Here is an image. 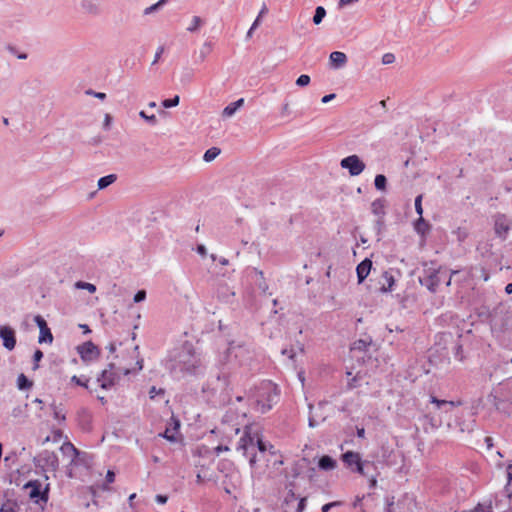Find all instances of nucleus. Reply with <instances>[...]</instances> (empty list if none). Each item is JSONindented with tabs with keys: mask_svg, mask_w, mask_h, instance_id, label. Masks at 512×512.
I'll return each mask as SVG.
<instances>
[{
	"mask_svg": "<svg viewBox=\"0 0 512 512\" xmlns=\"http://www.w3.org/2000/svg\"><path fill=\"white\" fill-rule=\"evenodd\" d=\"M430 402L435 404L438 408H440L442 405H449L450 407H455L457 405H460V402L440 400V399L436 398L435 396L430 397Z\"/></svg>",
	"mask_w": 512,
	"mask_h": 512,
	"instance_id": "22",
	"label": "nucleus"
},
{
	"mask_svg": "<svg viewBox=\"0 0 512 512\" xmlns=\"http://www.w3.org/2000/svg\"><path fill=\"white\" fill-rule=\"evenodd\" d=\"M395 61V56L392 53H385L382 56V63L385 65L392 64Z\"/></svg>",
	"mask_w": 512,
	"mask_h": 512,
	"instance_id": "34",
	"label": "nucleus"
},
{
	"mask_svg": "<svg viewBox=\"0 0 512 512\" xmlns=\"http://www.w3.org/2000/svg\"><path fill=\"white\" fill-rule=\"evenodd\" d=\"M42 358H43V353H42V351H41V350H39V349H38V350H36V351H35V353H34V356H33V359H34V361H35V363H36L35 368H37V367H38L37 363H38Z\"/></svg>",
	"mask_w": 512,
	"mask_h": 512,
	"instance_id": "42",
	"label": "nucleus"
},
{
	"mask_svg": "<svg viewBox=\"0 0 512 512\" xmlns=\"http://www.w3.org/2000/svg\"><path fill=\"white\" fill-rule=\"evenodd\" d=\"M111 117L107 114L105 117V125L108 126L110 123Z\"/></svg>",
	"mask_w": 512,
	"mask_h": 512,
	"instance_id": "63",
	"label": "nucleus"
},
{
	"mask_svg": "<svg viewBox=\"0 0 512 512\" xmlns=\"http://www.w3.org/2000/svg\"><path fill=\"white\" fill-rule=\"evenodd\" d=\"M136 366V368L131 369L121 361L118 363H110L108 368L102 371L97 380L101 388L109 389L117 383L121 374L128 375L131 371L141 370L143 367V360L137 361Z\"/></svg>",
	"mask_w": 512,
	"mask_h": 512,
	"instance_id": "2",
	"label": "nucleus"
},
{
	"mask_svg": "<svg viewBox=\"0 0 512 512\" xmlns=\"http://www.w3.org/2000/svg\"><path fill=\"white\" fill-rule=\"evenodd\" d=\"M415 210L419 216L423 215L422 195H418L415 199Z\"/></svg>",
	"mask_w": 512,
	"mask_h": 512,
	"instance_id": "32",
	"label": "nucleus"
},
{
	"mask_svg": "<svg viewBox=\"0 0 512 512\" xmlns=\"http://www.w3.org/2000/svg\"><path fill=\"white\" fill-rule=\"evenodd\" d=\"M39 462L51 471H55L59 466L58 457L54 452L44 451L39 455Z\"/></svg>",
	"mask_w": 512,
	"mask_h": 512,
	"instance_id": "12",
	"label": "nucleus"
},
{
	"mask_svg": "<svg viewBox=\"0 0 512 512\" xmlns=\"http://www.w3.org/2000/svg\"><path fill=\"white\" fill-rule=\"evenodd\" d=\"M164 437H165V438H167V439H169V440H173V439H174V437H173V436H170V435L168 434V430H166V431H165V433H164Z\"/></svg>",
	"mask_w": 512,
	"mask_h": 512,
	"instance_id": "62",
	"label": "nucleus"
},
{
	"mask_svg": "<svg viewBox=\"0 0 512 512\" xmlns=\"http://www.w3.org/2000/svg\"><path fill=\"white\" fill-rule=\"evenodd\" d=\"M87 94L93 95L96 98H99L101 100L106 98V94L102 93V92H93V91L89 90V91H87Z\"/></svg>",
	"mask_w": 512,
	"mask_h": 512,
	"instance_id": "44",
	"label": "nucleus"
},
{
	"mask_svg": "<svg viewBox=\"0 0 512 512\" xmlns=\"http://www.w3.org/2000/svg\"><path fill=\"white\" fill-rule=\"evenodd\" d=\"M0 512H13L12 505L10 503L4 504L1 507Z\"/></svg>",
	"mask_w": 512,
	"mask_h": 512,
	"instance_id": "47",
	"label": "nucleus"
},
{
	"mask_svg": "<svg viewBox=\"0 0 512 512\" xmlns=\"http://www.w3.org/2000/svg\"><path fill=\"white\" fill-rule=\"evenodd\" d=\"M75 287L78 289L87 290L90 293H94L96 291V286L94 284H91L88 282H83V281L76 282Z\"/></svg>",
	"mask_w": 512,
	"mask_h": 512,
	"instance_id": "26",
	"label": "nucleus"
},
{
	"mask_svg": "<svg viewBox=\"0 0 512 512\" xmlns=\"http://www.w3.org/2000/svg\"><path fill=\"white\" fill-rule=\"evenodd\" d=\"M146 298V292L144 290L138 291L134 296V301L136 303L143 301Z\"/></svg>",
	"mask_w": 512,
	"mask_h": 512,
	"instance_id": "39",
	"label": "nucleus"
},
{
	"mask_svg": "<svg viewBox=\"0 0 512 512\" xmlns=\"http://www.w3.org/2000/svg\"><path fill=\"white\" fill-rule=\"evenodd\" d=\"M342 461L345 465H347L352 471L359 473L362 476H366L364 471L365 464L369 462L363 461L358 452L347 451L342 455Z\"/></svg>",
	"mask_w": 512,
	"mask_h": 512,
	"instance_id": "5",
	"label": "nucleus"
},
{
	"mask_svg": "<svg viewBox=\"0 0 512 512\" xmlns=\"http://www.w3.org/2000/svg\"><path fill=\"white\" fill-rule=\"evenodd\" d=\"M494 230L498 237L505 238L510 230V222L503 214H498L494 219Z\"/></svg>",
	"mask_w": 512,
	"mask_h": 512,
	"instance_id": "11",
	"label": "nucleus"
},
{
	"mask_svg": "<svg viewBox=\"0 0 512 512\" xmlns=\"http://www.w3.org/2000/svg\"><path fill=\"white\" fill-rule=\"evenodd\" d=\"M279 391L276 385L271 382H264L256 389L253 408L256 412L265 414L277 403Z\"/></svg>",
	"mask_w": 512,
	"mask_h": 512,
	"instance_id": "1",
	"label": "nucleus"
},
{
	"mask_svg": "<svg viewBox=\"0 0 512 512\" xmlns=\"http://www.w3.org/2000/svg\"><path fill=\"white\" fill-rule=\"evenodd\" d=\"M216 450V453L219 455L221 452L223 451H228L229 450V447L228 446H222V445H219L215 448Z\"/></svg>",
	"mask_w": 512,
	"mask_h": 512,
	"instance_id": "49",
	"label": "nucleus"
},
{
	"mask_svg": "<svg viewBox=\"0 0 512 512\" xmlns=\"http://www.w3.org/2000/svg\"><path fill=\"white\" fill-rule=\"evenodd\" d=\"M342 505H343L342 501H333V502H329V503L323 505L321 510H322V512H328L331 508L339 507Z\"/></svg>",
	"mask_w": 512,
	"mask_h": 512,
	"instance_id": "31",
	"label": "nucleus"
},
{
	"mask_svg": "<svg viewBox=\"0 0 512 512\" xmlns=\"http://www.w3.org/2000/svg\"><path fill=\"white\" fill-rule=\"evenodd\" d=\"M340 165L342 168L348 169L351 176H357L365 169V164L357 155H350L343 158Z\"/></svg>",
	"mask_w": 512,
	"mask_h": 512,
	"instance_id": "7",
	"label": "nucleus"
},
{
	"mask_svg": "<svg viewBox=\"0 0 512 512\" xmlns=\"http://www.w3.org/2000/svg\"><path fill=\"white\" fill-rule=\"evenodd\" d=\"M259 18L260 17H257L256 20L253 22L251 28H250V31H253L259 24Z\"/></svg>",
	"mask_w": 512,
	"mask_h": 512,
	"instance_id": "55",
	"label": "nucleus"
},
{
	"mask_svg": "<svg viewBox=\"0 0 512 512\" xmlns=\"http://www.w3.org/2000/svg\"><path fill=\"white\" fill-rule=\"evenodd\" d=\"M60 450L63 457L68 461V464L71 461H74V459L79 455V450L71 442H64L61 445Z\"/></svg>",
	"mask_w": 512,
	"mask_h": 512,
	"instance_id": "13",
	"label": "nucleus"
},
{
	"mask_svg": "<svg viewBox=\"0 0 512 512\" xmlns=\"http://www.w3.org/2000/svg\"><path fill=\"white\" fill-rule=\"evenodd\" d=\"M54 418L57 419V420H60V421H64L65 420V415L62 414L60 411H58L57 409L54 410Z\"/></svg>",
	"mask_w": 512,
	"mask_h": 512,
	"instance_id": "46",
	"label": "nucleus"
},
{
	"mask_svg": "<svg viewBox=\"0 0 512 512\" xmlns=\"http://www.w3.org/2000/svg\"><path fill=\"white\" fill-rule=\"evenodd\" d=\"M505 292L507 294H511L512 293V283H509V284L506 285Z\"/></svg>",
	"mask_w": 512,
	"mask_h": 512,
	"instance_id": "54",
	"label": "nucleus"
},
{
	"mask_svg": "<svg viewBox=\"0 0 512 512\" xmlns=\"http://www.w3.org/2000/svg\"><path fill=\"white\" fill-rule=\"evenodd\" d=\"M415 229L418 233L421 234H424L429 229V225L424 220L423 216H419L418 220L415 223Z\"/></svg>",
	"mask_w": 512,
	"mask_h": 512,
	"instance_id": "23",
	"label": "nucleus"
},
{
	"mask_svg": "<svg viewBox=\"0 0 512 512\" xmlns=\"http://www.w3.org/2000/svg\"><path fill=\"white\" fill-rule=\"evenodd\" d=\"M255 446H257L260 452H265L267 449L262 440L259 429L252 424L246 425L244 427L243 435L238 442L237 450H240L244 455H247Z\"/></svg>",
	"mask_w": 512,
	"mask_h": 512,
	"instance_id": "3",
	"label": "nucleus"
},
{
	"mask_svg": "<svg viewBox=\"0 0 512 512\" xmlns=\"http://www.w3.org/2000/svg\"><path fill=\"white\" fill-rule=\"evenodd\" d=\"M267 11L266 6H263L262 10L260 11V14L258 17H261L262 14H264Z\"/></svg>",
	"mask_w": 512,
	"mask_h": 512,
	"instance_id": "64",
	"label": "nucleus"
},
{
	"mask_svg": "<svg viewBox=\"0 0 512 512\" xmlns=\"http://www.w3.org/2000/svg\"><path fill=\"white\" fill-rule=\"evenodd\" d=\"M474 512H493V510L490 505L484 506V505L478 504L475 507Z\"/></svg>",
	"mask_w": 512,
	"mask_h": 512,
	"instance_id": "37",
	"label": "nucleus"
},
{
	"mask_svg": "<svg viewBox=\"0 0 512 512\" xmlns=\"http://www.w3.org/2000/svg\"><path fill=\"white\" fill-rule=\"evenodd\" d=\"M201 24H202L201 18L198 16H194L192 18L191 25L187 28V30L189 32H194V31L198 30V28L201 26Z\"/></svg>",
	"mask_w": 512,
	"mask_h": 512,
	"instance_id": "29",
	"label": "nucleus"
},
{
	"mask_svg": "<svg viewBox=\"0 0 512 512\" xmlns=\"http://www.w3.org/2000/svg\"><path fill=\"white\" fill-rule=\"evenodd\" d=\"M310 76L307 75V74H302L300 75L297 80H296V85L300 86V87H304V86H307L309 85L310 83Z\"/></svg>",
	"mask_w": 512,
	"mask_h": 512,
	"instance_id": "30",
	"label": "nucleus"
},
{
	"mask_svg": "<svg viewBox=\"0 0 512 512\" xmlns=\"http://www.w3.org/2000/svg\"><path fill=\"white\" fill-rule=\"evenodd\" d=\"M139 115L141 118L151 122L152 124H155L157 121L155 115L148 116V115H146V113L144 111H140Z\"/></svg>",
	"mask_w": 512,
	"mask_h": 512,
	"instance_id": "38",
	"label": "nucleus"
},
{
	"mask_svg": "<svg viewBox=\"0 0 512 512\" xmlns=\"http://www.w3.org/2000/svg\"><path fill=\"white\" fill-rule=\"evenodd\" d=\"M183 352L186 353L190 359L185 360L184 355H182V362L184 365H187L186 370L189 372L194 371L198 367L201 366V359L200 356L197 354L196 350L194 349L193 345L189 342H185L183 345Z\"/></svg>",
	"mask_w": 512,
	"mask_h": 512,
	"instance_id": "6",
	"label": "nucleus"
},
{
	"mask_svg": "<svg viewBox=\"0 0 512 512\" xmlns=\"http://www.w3.org/2000/svg\"><path fill=\"white\" fill-rule=\"evenodd\" d=\"M167 0H159L157 3L151 5L152 8H153V11H155L158 7H160L161 5H163L164 3H166Z\"/></svg>",
	"mask_w": 512,
	"mask_h": 512,
	"instance_id": "50",
	"label": "nucleus"
},
{
	"mask_svg": "<svg viewBox=\"0 0 512 512\" xmlns=\"http://www.w3.org/2000/svg\"><path fill=\"white\" fill-rule=\"evenodd\" d=\"M152 12H154V11H153L152 6H149V7H147V8L144 10V13H145V14H150V13H152Z\"/></svg>",
	"mask_w": 512,
	"mask_h": 512,
	"instance_id": "59",
	"label": "nucleus"
},
{
	"mask_svg": "<svg viewBox=\"0 0 512 512\" xmlns=\"http://www.w3.org/2000/svg\"><path fill=\"white\" fill-rule=\"evenodd\" d=\"M372 267V262L369 259H364L356 268L358 282L362 283L369 275Z\"/></svg>",
	"mask_w": 512,
	"mask_h": 512,
	"instance_id": "14",
	"label": "nucleus"
},
{
	"mask_svg": "<svg viewBox=\"0 0 512 512\" xmlns=\"http://www.w3.org/2000/svg\"><path fill=\"white\" fill-rule=\"evenodd\" d=\"M116 181V175L110 174L98 180V188L104 189Z\"/></svg>",
	"mask_w": 512,
	"mask_h": 512,
	"instance_id": "19",
	"label": "nucleus"
},
{
	"mask_svg": "<svg viewBox=\"0 0 512 512\" xmlns=\"http://www.w3.org/2000/svg\"><path fill=\"white\" fill-rule=\"evenodd\" d=\"M249 462L253 466L256 463V456L252 455Z\"/></svg>",
	"mask_w": 512,
	"mask_h": 512,
	"instance_id": "60",
	"label": "nucleus"
},
{
	"mask_svg": "<svg viewBox=\"0 0 512 512\" xmlns=\"http://www.w3.org/2000/svg\"><path fill=\"white\" fill-rule=\"evenodd\" d=\"M386 183L387 180L384 175L379 174L375 177L374 184L378 190H384L386 188Z\"/></svg>",
	"mask_w": 512,
	"mask_h": 512,
	"instance_id": "27",
	"label": "nucleus"
},
{
	"mask_svg": "<svg viewBox=\"0 0 512 512\" xmlns=\"http://www.w3.org/2000/svg\"><path fill=\"white\" fill-rule=\"evenodd\" d=\"M335 97H336V95L333 94V93L332 94H328V95L323 96L321 101H322V103H328L331 100H333Z\"/></svg>",
	"mask_w": 512,
	"mask_h": 512,
	"instance_id": "48",
	"label": "nucleus"
},
{
	"mask_svg": "<svg viewBox=\"0 0 512 512\" xmlns=\"http://www.w3.org/2000/svg\"><path fill=\"white\" fill-rule=\"evenodd\" d=\"M163 53H164V47L163 46H159L157 48L156 53H155L154 59L152 61V65L156 64L160 60V58H161Z\"/></svg>",
	"mask_w": 512,
	"mask_h": 512,
	"instance_id": "36",
	"label": "nucleus"
},
{
	"mask_svg": "<svg viewBox=\"0 0 512 512\" xmlns=\"http://www.w3.org/2000/svg\"><path fill=\"white\" fill-rule=\"evenodd\" d=\"M80 327L83 329L84 333H90L91 330L89 329L88 325L82 324Z\"/></svg>",
	"mask_w": 512,
	"mask_h": 512,
	"instance_id": "56",
	"label": "nucleus"
},
{
	"mask_svg": "<svg viewBox=\"0 0 512 512\" xmlns=\"http://www.w3.org/2000/svg\"><path fill=\"white\" fill-rule=\"evenodd\" d=\"M318 466L325 471L333 470L336 467V461L332 457L324 455L319 459Z\"/></svg>",
	"mask_w": 512,
	"mask_h": 512,
	"instance_id": "15",
	"label": "nucleus"
},
{
	"mask_svg": "<svg viewBox=\"0 0 512 512\" xmlns=\"http://www.w3.org/2000/svg\"><path fill=\"white\" fill-rule=\"evenodd\" d=\"M17 385L19 389H29L32 386V382L24 374H20L17 379Z\"/></svg>",
	"mask_w": 512,
	"mask_h": 512,
	"instance_id": "25",
	"label": "nucleus"
},
{
	"mask_svg": "<svg viewBox=\"0 0 512 512\" xmlns=\"http://www.w3.org/2000/svg\"><path fill=\"white\" fill-rule=\"evenodd\" d=\"M357 436L360 438H364L365 436V429L364 428H358L357 429Z\"/></svg>",
	"mask_w": 512,
	"mask_h": 512,
	"instance_id": "51",
	"label": "nucleus"
},
{
	"mask_svg": "<svg viewBox=\"0 0 512 512\" xmlns=\"http://www.w3.org/2000/svg\"><path fill=\"white\" fill-rule=\"evenodd\" d=\"M282 112L284 114L289 112V104L286 103V104L283 105Z\"/></svg>",
	"mask_w": 512,
	"mask_h": 512,
	"instance_id": "58",
	"label": "nucleus"
},
{
	"mask_svg": "<svg viewBox=\"0 0 512 512\" xmlns=\"http://www.w3.org/2000/svg\"><path fill=\"white\" fill-rule=\"evenodd\" d=\"M305 501H306V499H305V498H302V499L300 500V502H299L298 510H299L300 512H301V511L304 509V507H305Z\"/></svg>",
	"mask_w": 512,
	"mask_h": 512,
	"instance_id": "52",
	"label": "nucleus"
},
{
	"mask_svg": "<svg viewBox=\"0 0 512 512\" xmlns=\"http://www.w3.org/2000/svg\"><path fill=\"white\" fill-rule=\"evenodd\" d=\"M83 361H91L99 356V349L91 341L85 342L77 348Z\"/></svg>",
	"mask_w": 512,
	"mask_h": 512,
	"instance_id": "9",
	"label": "nucleus"
},
{
	"mask_svg": "<svg viewBox=\"0 0 512 512\" xmlns=\"http://www.w3.org/2000/svg\"><path fill=\"white\" fill-rule=\"evenodd\" d=\"M71 382L75 383L78 386H82V387L88 388L89 380L88 379H84L83 380V379H81V378H79V377L74 375L71 378Z\"/></svg>",
	"mask_w": 512,
	"mask_h": 512,
	"instance_id": "33",
	"label": "nucleus"
},
{
	"mask_svg": "<svg viewBox=\"0 0 512 512\" xmlns=\"http://www.w3.org/2000/svg\"><path fill=\"white\" fill-rule=\"evenodd\" d=\"M155 499H156V501H157L158 503H160V504H165V503L167 502V500H168V497H167V496H165V495H161V494H159V495H157V496H156V498H155Z\"/></svg>",
	"mask_w": 512,
	"mask_h": 512,
	"instance_id": "45",
	"label": "nucleus"
},
{
	"mask_svg": "<svg viewBox=\"0 0 512 512\" xmlns=\"http://www.w3.org/2000/svg\"><path fill=\"white\" fill-rule=\"evenodd\" d=\"M90 460V457L87 453L79 451V455L74 461H71L68 465L70 467H78L82 465H87Z\"/></svg>",
	"mask_w": 512,
	"mask_h": 512,
	"instance_id": "18",
	"label": "nucleus"
},
{
	"mask_svg": "<svg viewBox=\"0 0 512 512\" xmlns=\"http://www.w3.org/2000/svg\"><path fill=\"white\" fill-rule=\"evenodd\" d=\"M438 284H439V278H438L437 272H435L428 277L426 286L428 287L429 290L435 291Z\"/></svg>",
	"mask_w": 512,
	"mask_h": 512,
	"instance_id": "24",
	"label": "nucleus"
},
{
	"mask_svg": "<svg viewBox=\"0 0 512 512\" xmlns=\"http://www.w3.org/2000/svg\"><path fill=\"white\" fill-rule=\"evenodd\" d=\"M179 100H180L179 96H178V95H176V96H174V97H173V98H171V99H165V100L162 102V105H163V107H165V108L175 107V106H177V105L179 104Z\"/></svg>",
	"mask_w": 512,
	"mask_h": 512,
	"instance_id": "28",
	"label": "nucleus"
},
{
	"mask_svg": "<svg viewBox=\"0 0 512 512\" xmlns=\"http://www.w3.org/2000/svg\"><path fill=\"white\" fill-rule=\"evenodd\" d=\"M0 338L3 341V346L9 351L13 350L16 346L15 331L9 326H0Z\"/></svg>",
	"mask_w": 512,
	"mask_h": 512,
	"instance_id": "10",
	"label": "nucleus"
},
{
	"mask_svg": "<svg viewBox=\"0 0 512 512\" xmlns=\"http://www.w3.org/2000/svg\"><path fill=\"white\" fill-rule=\"evenodd\" d=\"M115 480V474L113 471L108 470L106 474V482L107 483H113Z\"/></svg>",
	"mask_w": 512,
	"mask_h": 512,
	"instance_id": "43",
	"label": "nucleus"
},
{
	"mask_svg": "<svg viewBox=\"0 0 512 512\" xmlns=\"http://www.w3.org/2000/svg\"><path fill=\"white\" fill-rule=\"evenodd\" d=\"M244 104V99L240 98L235 102L230 103L227 105L223 110V116L225 117H231L240 107H242Z\"/></svg>",
	"mask_w": 512,
	"mask_h": 512,
	"instance_id": "16",
	"label": "nucleus"
},
{
	"mask_svg": "<svg viewBox=\"0 0 512 512\" xmlns=\"http://www.w3.org/2000/svg\"><path fill=\"white\" fill-rule=\"evenodd\" d=\"M163 393H164V390H162V389H156V387H155V386H152V387L150 388V390H149V395H150V398H152V399H153V398H155V397H156V395H158V394H163Z\"/></svg>",
	"mask_w": 512,
	"mask_h": 512,
	"instance_id": "40",
	"label": "nucleus"
},
{
	"mask_svg": "<svg viewBox=\"0 0 512 512\" xmlns=\"http://www.w3.org/2000/svg\"><path fill=\"white\" fill-rule=\"evenodd\" d=\"M220 154V149L217 147H212L208 149L203 156L204 161L211 162Z\"/></svg>",
	"mask_w": 512,
	"mask_h": 512,
	"instance_id": "20",
	"label": "nucleus"
},
{
	"mask_svg": "<svg viewBox=\"0 0 512 512\" xmlns=\"http://www.w3.org/2000/svg\"><path fill=\"white\" fill-rule=\"evenodd\" d=\"M384 207L383 205V201L380 200V199H377L375 200L373 203H372V209H373V212L378 214L380 212V210H382Z\"/></svg>",
	"mask_w": 512,
	"mask_h": 512,
	"instance_id": "35",
	"label": "nucleus"
},
{
	"mask_svg": "<svg viewBox=\"0 0 512 512\" xmlns=\"http://www.w3.org/2000/svg\"><path fill=\"white\" fill-rule=\"evenodd\" d=\"M330 61L336 66H343L347 62V56L345 53L340 51H334L330 54Z\"/></svg>",
	"mask_w": 512,
	"mask_h": 512,
	"instance_id": "17",
	"label": "nucleus"
},
{
	"mask_svg": "<svg viewBox=\"0 0 512 512\" xmlns=\"http://www.w3.org/2000/svg\"><path fill=\"white\" fill-rule=\"evenodd\" d=\"M376 483H377V480L374 477H372V479L370 480V486L375 487Z\"/></svg>",
	"mask_w": 512,
	"mask_h": 512,
	"instance_id": "61",
	"label": "nucleus"
},
{
	"mask_svg": "<svg viewBox=\"0 0 512 512\" xmlns=\"http://www.w3.org/2000/svg\"><path fill=\"white\" fill-rule=\"evenodd\" d=\"M326 16V10L322 6H318L315 10V14L313 16V22L315 25H319L323 18Z\"/></svg>",
	"mask_w": 512,
	"mask_h": 512,
	"instance_id": "21",
	"label": "nucleus"
},
{
	"mask_svg": "<svg viewBox=\"0 0 512 512\" xmlns=\"http://www.w3.org/2000/svg\"><path fill=\"white\" fill-rule=\"evenodd\" d=\"M506 493L509 498V502L512 505V480H510L506 486Z\"/></svg>",
	"mask_w": 512,
	"mask_h": 512,
	"instance_id": "41",
	"label": "nucleus"
},
{
	"mask_svg": "<svg viewBox=\"0 0 512 512\" xmlns=\"http://www.w3.org/2000/svg\"><path fill=\"white\" fill-rule=\"evenodd\" d=\"M34 320H35V322L38 325L39 330H40L38 342L39 343H49V344H51L53 342V335H52L51 330L48 327L45 319L42 316L37 315L34 318Z\"/></svg>",
	"mask_w": 512,
	"mask_h": 512,
	"instance_id": "8",
	"label": "nucleus"
},
{
	"mask_svg": "<svg viewBox=\"0 0 512 512\" xmlns=\"http://www.w3.org/2000/svg\"><path fill=\"white\" fill-rule=\"evenodd\" d=\"M197 251L201 255H205L206 254V248L203 245H199L198 248H197Z\"/></svg>",
	"mask_w": 512,
	"mask_h": 512,
	"instance_id": "53",
	"label": "nucleus"
},
{
	"mask_svg": "<svg viewBox=\"0 0 512 512\" xmlns=\"http://www.w3.org/2000/svg\"><path fill=\"white\" fill-rule=\"evenodd\" d=\"M135 498H136V494H135V493H133V494H131V495L129 496V499H128V500H129V504H130V506H133V500H134Z\"/></svg>",
	"mask_w": 512,
	"mask_h": 512,
	"instance_id": "57",
	"label": "nucleus"
},
{
	"mask_svg": "<svg viewBox=\"0 0 512 512\" xmlns=\"http://www.w3.org/2000/svg\"><path fill=\"white\" fill-rule=\"evenodd\" d=\"M29 498L36 504L45 505L48 501V488L42 491V484L38 480L29 481L24 485Z\"/></svg>",
	"mask_w": 512,
	"mask_h": 512,
	"instance_id": "4",
	"label": "nucleus"
}]
</instances>
